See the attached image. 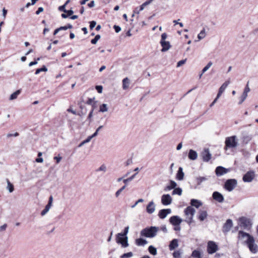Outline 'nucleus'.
I'll return each mask as SVG.
<instances>
[{
    "instance_id": "f257e3e1",
    "label": "nucleus",
    "mask_w": 258,
    "mask_h": 258,
    "mask_svg": "<svg viewBox=\"0 0 258 258\" xmlns=\"http://www.w3.org/2000/svg\"><path fill=\"white\" fill-rule=\"evenodd\" d=\"M238 238L242 240L243 244L247 245L251 253L255 254L258 252V245L252 235L240 230L238 231Z\"/></svg>"
},
{
    "instance_id": "f03ea898",
    "label": "nucleus",
    "mask_w": 258,
    "mask_h": 258,
    "mask_svg": "<svg viewBox=\"0 0 258 258\" xmlns=\"http://www.w3.org/2000/svg\"><path fill=\"white\" fill-rule=\"evenodd\" d=\"M159 227L156 226H151L150 227L143 229L141 231V235L149 238L154 237L156 236Z\"/></svg>"
},
{
    "instance_id": "7ed1b4c3",
    "label": "nucleus",
    "mask_w": 258,
    "mask_h": 258,
    "mask_svg": "<svg viewBox=\"0 0 258 258\" xmlns=\"http://www.w3.org/2000/svg\"><path fill=\"white\" fill-rule=\"evenodd\" d=\"M116 242L118 244H120L123 248L128 247L129 245L127 236H123L122 233H119L116 235Z\"/></svg>"
},
{
    "instance_id": "20e7f679",
    "label": "nucleus",
    "mask_w": 258,
    "mask_h": 258,
    "mask_svg": "<svg viewBox=\"0 0 258 258\" xmlns=\"http://www.w3.org/2000/svg\"><path fill=\"white\" fill-rule=\"evenodd\" d=\"M239 226L244 230H249L251 227V223L249 219L242 217L239 219Z\"/></svg>"
},
{
    "instance_id": "39448f33",
    "label": "nucleus",
    "mask_w": 258,
    "mask_h": 258,
    "mask_svg": "<svg viewBox=\"0 0 258 258\" xmlns=\"http://www.w3.org/2000/svg\"><path fill=\"white\" fill-rule=\"evenodd\" d=\"M236 137L233 136L230 137H227L225 140V149L226 150L228 148H235L237 146V142L236 140Z\"/></svg>"
},
{
    "instance_id": "423d86ee",
    "label": "nucleus",
    "mask_w": 258,
    "mask_h": 258,
    "mask_svg": "<svg viewBox=\"0 0 258 258\" xmlns=\"http://www.w3.org/2000/svg\"><path fill=\"white\" fill-rule=\"evenodd\" d=\"M196 212V210L191 206H188L184 210V213L187 216L185 221L188 224H190L192 222L193 217Z\"/></svg>"
},
{
    "instance_id": "0eeeda50",
    "label": "nucleus",
    "mask_w": 258,
    "mask_h": 258,
    "mask_svg": "<svg viewBox=\"0 0 258 258\" xmlns=\"http://www.w3.org/2000/svg\"><path fill=\"white\" fill-rule=\"evenodd\" d=\"M237 180L235 179H228L225 183L224 188L228 191H231L236 186Z\"/></svg>"
},
{
    "instance_id": "6e6552de",
    "label": "nucleus",
    "mask_w": 258,
    "mask_h": 258,
    "mask_svg": "<svg viewBox=\"0 0 258 258\" xmlns=\"http://www.w3.org/2000/svg\"><path fill=\"white\" fill-rule=\"evenodd\" d=\"M218 249L217 244L213 241H209L207 245V251L209 254L216 252Z\"/></svg>"
},
{
    "instance_id": "1a4fd4ad",
    "label": "nucleus",
    "mask_w": 258,
    "mask_h": 258,
    "mask_svg": "<svg viewBox=\"0 0 258 258\" xmlns=\"http://www.w3.org/2000/svg\"><path fill=\"white\" fill-rule=\"evenodd\" d=\"M254 177V172L250 171L245 174L242 178L243 181L245 182H250L252 181Z\"/></svg>"
},
{
    "instance_id": "9d476101",
    "label": "nucleus",
    "mask_w": 258,
    "mask_h": 258,
    "mask_svg": "<svg viewBox=\"0 0 258 258\" xmlns=\"http://www.w3.org/2000/svg\"><path fill=\"white\" fill-rule=\"evenodd\" d=\"M201 156L204 161L208 162L211 159L212 155L208 149H205L201 153Z\"/></svg>"
},
{
    "instance_id": "9b49d317",
    "label": "nucleus",
    "mask_w": 258,
    "mask_h": 258,
    "mask_svg": "<svg viewBox=\"0 0 258 258\" xmlns=\"http://www.w3.org/2000/svg\"><path fill=\"white\" fill-rule=\"evenodd\" d=\"M182 221V219L178 216H172L169 219V222L174 226L180 225Z\"/></svg>"
},
{
    "instance_id": "f8f14e48",
    "label": "nucleus",
    "mask_w": 258,
    "mask_h": 258,
    "mask_svg": "<svg viewBox=\"0 0 258 258\" xmlns=\"http://www.w3.org/2000/svg\"><path fill=\"white\" fill-rule=\"evenodd\" d=\"M172 202V198L170 195H163L161 197V203L163 205H169Z\"/></svg>"
},
{
    "instance_id": "ddd939ff",
    "label": "nucleus",
    "mask_w": 258,
    "mask_h": 258,
    "mask_svg": "<svg viewBox=\"0 0 258 258\" xmlns=\"http://www.w3.org/2000/svg\"><path fill=\"white\" fill-rule=\"evenodd\" d=\"M212 197L214 200L220 203H223L224 201L223 196L218 191H214L212 194Z\"/></svg>"
},
{
    "instance_id": "4468645a",
    "label": "nucleus",
    "mask_w": 258,
    "mask_h": 258,
    "mask_svg": "<svg viewBox=\"0 0 258 258\" xmlns=\"http://www.w3.org/2000/svg\"><path fill=\"white\" fill-rule=\"evenodd\" d=\"M233 226V222L232 220L228 219L226 220V222L224 223L223 226V232L224 233H227L229 232L231 227Z\"/></svg>"
},
{
    "instance_id": "2eb2a0df",
    "label": "nucleus",
    "mask_w": 258,
    "mask_h": 258,
    "mask_svg": "<svg viewBox=\"0 0 258 258\" xmlns=\"http://www.w3.org/2000/svg\"><path fill=\"white\" fill-rule=\"evenodd\" d=\"M229 171V169L225 168L222 166H218L216 168L215 172L218 176H222Z\"/></svg>"
},
{
    "instance_id": "dca6fc26",
    "label": "nucleus",
    "mask_w": 258,
    "mask_h": 258,
    "mask_svg": "<svg viewBox=\"0 0 258 258\" xmlns=\"http://www.w3.org/2000/svg\"><path fill=\"white\" fill-rule=\"evenodd\" d=\"M171 213L170 209H162L159 211L158 216L160 219H163L165 218L168 214Z\"/></svg>"
},
{
    "instance_id": "f3484780",
    "label": "nucleus",
    "mask_w": 258,
    "mask_h": 258,
    "mask_svg": "<svg viewBox=\"0 0 258 258\" xmlns=\"http://www.w3.org/2000/svg\"><path fill=\"white\" fill-rule=\"evenodd\" d=\"M155 211V205L153 201L149 202L146 207V211L148 214H151Z\"/></svg>"
},
{
    "instance_id": "a211bd4d",
    "label": "nucleus",
    "mask_w": 258,
    "mask_h": 258,
    "mask_svg": "<svg viewBox=\"0 0 258 258\" xmlns=\"http://www.w3.org/2000/svg\"><path fill=\"white\" fill-rule=\"evenodd\" d=\"M230 80H228L225 82L220 87L219 89V92L218 93V97H220L221 94L223 93V92L225 91L227 87L228 86V85L230 84Z\"/></svg>"
},
{
    "instance_id": "6ab92c4d",
    "label": "nucleus",
    "mask_w": 258,
    "mask_h": 258,
    "mask_svg": "<svg viewBox=\"0 0 258 258\" xmlns=\"http://www.w3.org/2000/svg\"><path fill=\"white\" fill-rule=\"evenodd\" d=\"M160 44L162 47L161 49L162 52H165L167 51L171 47L170 43L169 41H160Z\"/></svg>"
},
{
    "instance_id": "aec40b11",
    "label": "nucleus",
    "mask_w": 258,
    "mask_h": 258,
    "mask_svg": "<svg viewBox=\"0 0 258 258\" xmlns=\"http://www.w3.org/2000/svg\"><path fill=\"white\" fill-rule=\"evenodd\" d=\"M178 246V240L177 239H173L170 241L169 248L170 250H173Z\"/></svg>"
},
{
    "instance_id": "412c9836",
    "label": "nucleus",
    "mask_w": 258,
    "mask_h": 258,
    "mask_svg": "<svg viewBox=\"0 0 258 258\" xmlns=\"http://www.w3.org/2000/svg\"><path fill=\"white\" fill-rule=\"evenodd\" d=\"M198 157V154L197 153L193 150H189V153H188V158L192 160H196Z\"/></svg>"
},
{
    "instance_id": "4be33fe9",
    "label": "nucleus",
    "mask_w": 258,
    "mask_h": 258,
    "mask_svg": "<svg viewBox=\"0 0 258 258\" xmlns=\"http://www.w3.org/2000/svg\"><path fill=\"white\" fill-rule=\"evenodd\" d=\"M184 173L183 172V169L182 167H179L178 168L177 174H176V178L179 180H181L183 179L184 177Z\"/></svg>"
},
{
    "instance_id": "5701e85b",
    "label": "nucleus",
    "mask_w": 258,
    "mask_h": 258,
    "mask_svg": "<svg viewBox=\"0 0 258 258\" xmlns=\"http://www.w3.org/2000/svg\"><path fill=\"white\" fill-rule=\"evenodd\" d=\"M190 204L192 206L198 208L201 206H202V203L198 200L191 199L190 201Z\"/></svg>"
},
{
    "instance_id": "b1692460",
    "label": "nucleus",
    "mask_w": 258,
    "mask_h": 258,
    "mask_svg": "<svg viewBox=\"0 0 258 258\" xmlns=\"http://www.w3.org/2000/svg\"><path fill=\"white\" fill-rule=\"evenodd\" d=\"M135 242L138 246H144L147 243V241L145 239L140 238L137 239Z\"/></svg>"
},
{
    "instance_id": "393cba45",
    "label": "nucleus",
    "mask_w": 258,
    "mask_h": 258,
    "mask_svg": "<svg viewBox=\"0 0 258 258\" xmlns=\"http://www.w3.org/2000/svg\"><path fill=\"white\" fill-rule=\"evenodd\" d=\"M191 256L195 258H202V252L198 250H194L192 251Z\"/></svg>"
},
{
    "instance_id": "a878e982",
    "label": "nucleus",
    "mask_w": 258,
    "mask_h": 258,
    "mask_svg": "<svg viewBox=\"0 0 258 258\" xmlns=\"http://www.w3.org/2000/svg\"><path fill=\"white\" fill-rule=\"evenodd\" d=\"M130 84V80L128 79V78H125L123 79L122 80V88L123 90L127 89L129 85Z\"/></svg>"
},
{
    "instance_id": "bb28decb",
    "label": "nucleus",
    "mask_w": 258,
    "mask_h": 258,
    "mask_svg": "<svg viewBox=\"0 0 258 258\" xmlns=\"http://www.w3.org/2000/svg\"><path fill=\"white\" fill-rule=\"evenodd\" d=\"M208 214L206 211H202L200 212V215L199 216V219L203 221H204L207 217Z\"/></svg>"
},
{
    "instance_id": "cd10ccee",
    "label": "nucleus",
    "mask_w": 258,
    "mask_h": 258,
    "mask_svg": "<svg viewBox=\"0 0 258 258\" xmlns=\"http://www.w3.org/2000/svg\"><path fill=\"white\" fill-rule=\"evenodd\" d=\"M177 185L176 183L173 180H170V185H168L165 188V190H170L174 188Z\"/></svg>"
},
{
    "instance_id": "c85d7f7f",
    "label": "nucleus",
    "mask_w": 258,
    "mask_h": 258,
    "mask_svg": "<svg viewBox=\"0 0 258 258\" xmlns=\"http://www.w3.org/2000/svg\"><path fill=\"white\" fill-rule=\"evenodd\" d=\"M6 180L7 182V186L6 188L10 192H12L14 190V186L8 179H7Z\"/></svg>"
},
{
    "instance_id": "c756f323",
    "label": "nucleus",
    "mask_w": 258,
    "mask_h": 258,
    "mask_svg": "<svg viewBox=\"0 0 258 258\" xmlns=\"http://www.w3.org/2000/svg\"><path fill=\"white\" fill-rule=\"evenodd\" d=\"M20 93H21L20 90H17L16 91H15V92H14L10 95L9 99L10 100H13L16 99L17 98L18 96L20 94Z\"/></svg>"
},
{
    "instance_id": "7c9ffc66",
    "label": "nucleus",
    "mask_w": 258,
    "mask_h": 258,
    "mask_svg": "<svg viewBox=\"0 0 258 258\" xmlns=\"http://www.w3.org/2000/svg\"><path fill=\"white\" fill-rule=\"evenodd\" d=\"M208 179L207 177H198L196 178L197 184L200 185L203 182L205 181Z\"/></svg>"
},
{
    "instance_id": "2f4dec72",
    "label": "nucleus",
    "mask_w": 258,
    "mask_h": 258,
    "mask_svg": "<svg viewBox=\"0 0 258 258\" xmlns=\"http://www.w3.org/2000/svg\"><path fill=\"white\" fill-rule=\"evenodd\" d=\"M206 36V31L205 29L204 28L200 33L198 35V40H200L203 38H204Z\"/></svg>"
},
{
    "instance_id": "473e14b6",
    "label": "nucleus",
    "mask_w": 258,
    "mask_h": 258,
    "mask_svg": "<svg viewBox=\"0 0 258 258\" xmlns=\"http://www.w3.org/2000/svg\"><path fill=\"white\" fill-rule=\"evenodd\" d=\"M148 250H149V252L151 254H152L154 255H155L157 254V249L153 246H152V245L149 246V247L148 248Z\"/></svg>"
},
{
    "instance_id": "72a5a7b5",
    "label": "nucleus",
    "mask_w": 258,
    "mask_h": 258,
    "mask_svg": "<svg viewBox=\"0 0 258 258\" xmlns=\"http://www.w3.org/2000/svg\"><path fill=\"white\" fill-rule=\"evenodd\" d=\"M108 111L107 105L106 104H102L100 106L99 111L102 112H106Z\"/></svg>"
},
{
    "instance_id": "f704fd0d",
    "label": "nucleus",
    "mask_w": 258,
    "mask_h": 258,
    "mask_svg": "<svg viewBox=\"0 0 258 258\" xmlns=\"http://www.w3.org/2000/svg\"><path fill=\"white\" fill-rule=\"evenodd\" d=\"M182 252L180 250L175 251L173 253V256L174 258H181Z\"/></svg>"
},
{
    "instance_id": "c9c22d12",
    "label": "nucleus",
    "mask_w": 258,
    "mask_h": 258,
    "mask_svg": "<svg viewBox=\"0 0 258 258\" xmlns=\"http://www.w3.org/2000/svg\"><path fill=\"white\" fill-rule=\"evenodd\" d=\"M47 71V69L45 66H43L42 68L37 69L35 71V75H38L41 72H46Z\"/></svg>"
},
{
    "instance_id": "e433bc0d",
    "label": "nucleus",
    "mask_w": 258,
    "mask_h": 258,
    "mask_svg": "<svg viewBox=\"0 0 258 258\" xmlns=\"http://www.w3.org/2000/svg\"><path fill=\"white\" fill-rule=\"evenodd\" d=\"M182 194V189L179 187L175 188L172 191V195H181Z\"/></svg>"
},
{
    "instance_id": "4c0bfd02",
    "label": "nucleus",
    "mask_w": 258,
    "mask_h": 258,
    "mask_svg": "<svg viewBox=\"0 0 258 258\" xmlns=\"http://www.w3.org/2000/svg\"><path fill=\"white\" fill-rule=\"evenodd\" d=\"M133 256V253L132 252H128L127 253H125L122 254L120 256V258H130Z\"/></svg>"
},
{
    "instance_id": "58836bf2",
    "label": "nucleus",
    "mask_w": 258,
    "mask_h": 258,
    "mask_svg": "<svg viewBox=\"0 0 258 258\" xmlns=\"http://www.w3.org/2000/svg\"><path fill=\"white\" fill-rule=\"evenodd\" d=\"M213 64L212 61H209L208 64L202 70L203 73H205Z\"/></svg>"
},
{
    "instance_id": "ea45409f",
    "label": "nucleus",
    "mask_w": 258,
    "mask_h": 258,
    "mask_svg": "<svg viewBox=\"0 0 258 258\" xmlns=\"http://www.w3.org/2000/svg\"><path fill=\"white\" fill-rule=\"evenodd\" d=\"M137 174V173H136L134 174V175H133L132 176H131V177H130L129 178L123 179V182L125 184H126L128 182L132 181L135 177Z\"/></svg>"
},
{
    "instance_id": "a19ab883",
    "label": "nucleus",
    "mask_w": 258,
    "mask_h": 258,
    "mask_svg": "<svg viewBox=\"0 0 258 258\" xmlns=\"http://www.w3.org/2000/svg\"><path fill=\"white\" fill-rule=\"evenodd\" d=\"M100 38V35L98 34V35H96L95 37V38L91 40V43L93 44H96L98 40Z\"/></svg>"
},
{
    "instance_id": "79ce46f5",
    "label": "nucleus",
    "mask_w": 258,
    "mask_h": 258,
    "mask_svg": "<svg viewBox=\"0 0 258 258\" xmlns=\"http://www.w3.org/2000/svg\"><path fill=\"white\" fill-rule=\"evenodd\" d=\"M247 96V95H245V94H243L241 95V97H240V101L238 103L239 104H241L243 101L245 100Z\"/></svg>"
},
{
    "instance_id": "37998d69",
    "label": "nucleus",
    "mask_w": 258,
    "mask_h": 258,
    "mask_svg": "<svg viewBox=\"0 0 258 258\" xmlns=\"http://www.w3.org/2000/svg\"><path fill=\"white\" fill-rule=\"evenodd\" d=\"M126 187V185H123L122 187H121L120 189H119L116 192H115V196L116 197H118L119 195L120 194V193L125 189Z\"/></svg>"
},
{
    "instance_id": "c03bdc74",
    "label": "nucleus",
    "mask_w": 258,
    "mask_h": 258,
    "mask_svg": "<svg viewBox=\"0 0 258 258\" xmlns=\"http://www.w3.org/2000/svg\"><path fill=\"white\" fill-rule=\"evenodd\" d=\"M106 171V167L104 164H103L100 166L97 170L96 171H103L105 172Z\"/></svg>"
},
{
    "instance_id": "a18cd8bd",
    "label": "nucleus",
    "mask_w": 258,
    "mask_h": 258,
    "mask_svg": "<svg viewBox=\"0 0 258 258\" xmlns=\"http://www.w3.org/2000/svg\"><path fill=\"white\" fill-rule=\"evenodd\" d=\"M74 13V11L72 10H66V18L71 16Z\"/></svg>"
},
{
    "instance_id": "49530a36",
    "label": "nucleus",
    "mask_w": 258,
    "mask_h": 258,
    "mask_svg": "<svg viewBox=\"0 0 258 258\" xmlns=\"http://www.w3.org/2000/svg\"><path fill=\"white\" fill-rule=\"evenodd\" d=\"M64 30V26H61L58 28L56 29L53 33V35H56L60 30Z\"/></svg>"
},
{
    "instance_id": "de8ad7c7",
    "label": "nucleus",
    "mask_w": 258,
    "mask_h": 258,
    "mask_svg": "<svg viewBox=\"0 0 258 258\" xmlns=\"http://www.w3.org/2000/svg\"><path fill=\"white\" fill-rule=\"evenodd\" d=\"M128 230H129V226H127V227H125L123 232L122 233V235H123V236H127L126 235L128 232Z\"/></svg>"
},
{
    "instance_id": "09e8293b",
    "label": "nucleus",
    "mask_w": 258,
    "mask_h": 258,
    "mask_svg": "<svg viewBox=\"0 0 258 258\" xmlns=\"http://www.w3.org/2000/svg\"><path fill=\"white\" fill-rule=\"evenodd\" d=\"M185 61H186V59L179 61L177 62V67H179L181 66L182 64H183L185 63Z\"/></svg>"
},
{
    "instance_id": "8fccbe9b",
    "label": "nucleus",
    "mask_w": 258,
    "mask_h": 258,
    "mask_svg": "<svg viewBox=\"0 0 258 258\" xmlns=\"http://www.w3.org/2000/svg\"><path fill=\"white\" fill-rule=\"evenodd\" d=\"M96 89L99 93H101L103 90V87L102 86H96Z\"/></svg>"
},
{
    "instance_id": "3c124183",
    "label": "nucleus",
    "mask_w": 258,
    "mask_h": 258,
    "mask_svg": "<svg viewBox=\"0 0 258 258\" xmlns=\"http://www.w3.org/2000/svg\"><path fill=\"white\" fill-rule=\"evenodd\" d=\"M113 28L116 33H119L121 31V28L120 26L117 25H114Z\"/></svg>"
},
{
    "instance_id": "603ef678",
    "label": "nucleus",
    "mask_w": 258,
    "mask_h": 258,
    "mask_svg": "<svg viewBox=\"0 0 258 258\" xmlns=\"http://www.w3.org/2000/svg\"><path fill=\"white\" fill-rule=\"evenodd\" d=\"M143 201H144V200H143V199H140L139 200H138V201L135 203V204L134 205H133V206H131L132 208H135V207H136V206L138 204V203H142V202H143Z\"/></svg>"
},
{
    "instance_id": "864d4df0",
    "label": "nucleus",
    "mask_w": 258,
    "mask_h": 258,
    "mask_svg": "<svg viewBox=\"0 0 258 258\" xmlns=\"http://www.w3.org/2000/svg\"><path fill=\"white\" fill-rule=\"evenodd\" d=\"M67 111H68L69 112H71V113H73V114H75V115L77 114L76 110L73 109L72 107H70L69 108H68L67 109Z\"/></svg>"
},
{
    "instance_id": "5fc2aeb1",
    "label": "nucleus",
    "mask_w": 258,
    "mask_h": 258,
    "mask_svg": "<svg viewBox=\"0 0 258 258\" xmlns=\"http://www.w3.org/2000/svg\"><path fill=\"white\" fill-rule=\"evenodd\" d=\"M19 135V133H17V132H16L14 134H7V137L8 138H10V137H13V136H14V137H18Z\"/></svg>"
},
{
    "instance_id": "6e6d98bb",
    "label": "nucleus",
    "mask_w": 258,
    "mask_h": 258,
    "mask_svg": "<svg viewBox=\"0 0 258 258\" xmlns=\"http://www.w3.org/2000/svg\"><path fill=\"white\" fill-rule=\"evenodd\" d=\"M96 25V22L94 21L90 22V28L91 29H93Z\"/></svg>"
},
{
    "instance_id": "4d7b16f0",
    "label": "nucleus",
    "mask_w": 258,
    "mask_h": 258,
    "mask_svg": "<svg viewBox=\"0 0 258 258\" xmlns=\"http://www.w3.org/2000/svg\"><path fill=\"white\" fill-rule=\"evenodd\" d=\"M103 127V125L99 126L97 130H96L95 132L93 134L94 136L95 137L97 136L98 134V132Z\"/></svg>"
},
{
    "instance_id": "13d9d810",
    "label": "nucleus",
    "mask_w": 258,
    "mask_h": 258,
    "mask_svg": "<svg viewBox=\"0 0 258 258\" xmlns=\"http://www.w3.org/2000/svg\"><path fill=\"white\" fill-rule=\"evenodd\" d=\"M44 9L42 7H39L38 8V10L36 11V14L39 15L40 13L42 12L43 11Z\"/></svg>"
},
{
    "instance_id": "bf43d9fd",
    "label": "nucleus",
    "mask_w": 258,
    "mask_h": 258,
    "mask_svg": "<svg viewBox=\"0 0 258 258\" xmlns=\"http://www.w3.org/2000/svg\"><path fill=\"white\" fill-rule=\"evenodd\" d=\"M167 38V34L166 33H163L162 35H161V40L160 41H165V40Z\"/></svg>"
},
{
    "instance_id": "052dcab7",
    "label": "nucleus",
    "mask_w": 258,
    "mask_h": 258,
    "mask_svg": "<svg viewBox=\"0 0 258 258\" xmlns=\"http://www.w3.org/2000/svg\"><path fill=\"white\" fill-rule=\"evenodd\" d=\"M250 91V89L247 85V86L245 88L243 92V94H245V95H247L248 92Z\"/></svg>"
},
{
    "instance_id": "680f3d73",
    "label": "nucleus",
    "mask_w": 258,
    "mask_h": 258,
    "mask_svg": "<svg viewBox=\"0 0 258 258\" xmlns=\"http://www.w3.org/2000/svg\"><path fill=\"white\" fill-rule=\"evenodd\" d=\"M54 159L56 160L57 163H58L61 159V157L58 155V156L54 157Z\"/></svg>"
},
{
    "instance_id": "e2e57ef3",
    "label": "nucleus",
    "mask_w": 258,
    "mask_h": 258,
    "mask_svg": "<svg viewBox=\"0 0 258 258\" xmlns=\"http://www.w3.org/2000/svg\"><path fill=\"white\" fill-rule=\"evenodd\" d=\"M7 227V224H4L2 226H0V231H4Z\"/></svg>"
},
{
    "instance_id": "0e129e2a",
    "label": "nucleus",
    "mask_w": 258,
    "mask_h": 258,
    "mask_svg": "<svg viewBox=\"0 0 258 258\" xmlns=\"http://www.w3.org/2000/svg\"><path fill=\"white\" fill-rule=\"evenodd\" d=\"M161 230L163 231L164 233L167 232V229L165 225H162L161 227Z\"/></svg>"
},
{
    "instance_id": "69168bd1",
    "label": "nucleus",
    "mask_w": 258,
    "mask_h": 258,
    "mask_svg": "<svg viewBox=\"0 0 258 258\" xmlns=\"http://www.w3.org/2000/svg\"><path fill=\"white\" fill-rule=\"evenodd\" d=\"M49 211L44 208L41 212V215L43 216H44Z\"/></svg>"
},
{
    "instance_id": "338daca9",
    "label": "nucleus",
    "mask_w": 258,
    "mask_h": 258,
    "mask_svg": "<svg viewBox=\"0 0 258 258\" xmlns=\"http://www.w3.org/2000/svg\"><path fill=\"white\" fill-rule=\"evenodd\" d=\"M88 6L89 8H93L95 6V2L94 1H91L90 3L88 4Z\"/></svg>"
},
{
    "instance_id": "774afa93",
    "label": "nucleus",
    "mask_w": 258,
    "mask_h": 258,
    "mask_svg": "<svg viewBox=\"0 0 258 258\" xmlns=\"http://www.w3.org/2000/svg\"><path fill=\"white\" fill-rule=\"evenodd\" d=\"M58 10H59V11L63 12V13H64V4L62 5L61 6H59L58 7Z\"/></svg>"
}]
</instances>
